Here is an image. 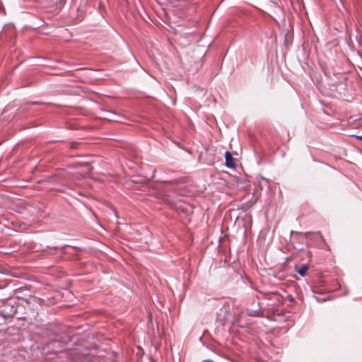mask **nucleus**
I'll return each mask as SVG.
<instances>
[{
  "label": "nucleus",
  "instance_id": "f257e3e1",
  "mask_svg": "<svg viewBox=\"0 0 362 362\" xmlns=\"http://www.w3.org/2000/svg\"><path fill=\"white\" fill-rule=\"evenodd\" d=\"M263 298L269 301L264 310L261 308L257 310L252 311L250 313L252 316L262 317L269 318L272 316H284V310L281 307L284 298L277 292H263L259 291Z\"/></svg>",
  "mask_w": 362,
  "mask_h": 362
},
{
  "label": "nucleus",
  "instance_id": "f03ea898",
  "mask_svg": "<svg viewBox=\"0 0 362 362\" xmlns=\"http://www.w3.org/2000/svg\"><path fill=\"white\" fill-rule=\"evenodd\" d=\"M225 158H226V165L230 168H235V160L233 158L231 153L229 151H226L225 153Z\"/></svg>",
  "mask_w": 362,
  "mask_h": 362
},
{
  "label": "nucleus",
  "instance_id": "7ed1b4c3",
  "mask_svg": "<svg viewBox=\"0 0 362 362\" xmlns=\"http://www.w3.org/2000/svg\"><path fill=\"white\" fill-rule=\"evenodd\" d=\"M309 269L308 264H303L300 267H296V271L301 276H305L307 274V271Z\"/></svg>",
  "mask_w": 362,
  "mask_h": 362
},
{
  "label": "nucleus",
  "instance_id": "20e7f679",
  "mask_svg": "<svg viewBox=\"0 0 362 362\" xmlns=\"http://www.w3.org/2000/svg\"><path fill=\"white\" fill-rule=\"evenodd\" d=\"M315 298L319 302H324L329 299V296L327 295L326 296L321 297L320 296H315Z\"/></svg>",
  "mask_w": 362,
  "mask_h": 362
},
{
  "label": "nucleus",
  "instance_id": "39448f33",
  "mask_svg": "<svg viewBox=\"0 0 362 362\" xmlns=\"http://www.w3.org/2000/svg\"><path fill=\"white\" fill-rule=\"evenodd\" d=\"M78 145L79 144L76 141H71L69 143V146L71 148H77Z\"/></svg>",
  "mask_w": 362,
  "mask_h": 362
},
{
  "label": "nucleus",
  "instance_id": "423d86ee",
  "mask_svg": "<svg viewBox=\"0 0 362 362\" xmlns=\"http://www.w3.org/2000/svg\"><path fill=\"white\" fill-rule=\"evenodd\" d=\"M257 199H258V197H256L254 199H252L249 204H248V206H252L255 203L257 202Z\"/></svg>",
  "mask_w": 362,
  "mask_h": 362
},
{
  "label": "nucleus",
  "instance_id": "0eeeda50",
  "mask_svg": "<svg viewBox=\"0 0 362 362\" xmlns=\"http://www.w3.org/2000/svg\"><path fill=\"white\" fill-rule=\"evenodd\" d=\"M81 166H86L88 168V170L90 171L91 170V168L90 166L89 163H84V164H80Z\"/></svg>",
  "mask_w": 362,
  "mask_h": 362
},
{
  "label": "nucleus",
  "instance_id": "6e6552de",
  "mask_svg": "<svg viewBox=\"0 0 362 362\" xmlns=\"http://www.w3.org/2000/svg\"><path fill=\"white\" fill-rule=\"evenodd\" d=\"M288 300H289L290 302H293L294 301V298L291 296H288Z\"/></svg>",
  "mask_w": 362,
  "mask_h": 362
},
{
  "label": "nucleus",
  "instance_id": "1a4fd4ad",
  "mask_svg": "<svg viewBox=\"0 0 362 362\" xmlns=\"http://www.w3.org/2000/svg\"><path fill=\"white\" fill-rule=\"evenodd\" d=\"M202 362H214V361L211 359H206V360H203Z\"/></svg>",
  "mask_w": 362,
  "mask_h": 362
},
{
  "label": "nucleus",
  "instance_id": "9d476101",
  "mask_svg": "<svg viewBox=\"0 0 362 362\" xmlns=\"http://www.w3.org/2000/svg\"><path fill=\"white\" fill-rule=\"evenodd\" d=\"M325 248H326L327 250H329V251L330 250V247H329V246L328 245H327L326 243H325Z\"/></svg>",
  "mask_w": 362,
  "mask_h": 362
},
{
  "label": "nucleus",
  "instance_id": "9b49d317",
  "mask_svg": "<svg viewBox=\"0 0 362 362\" xmlns=\"http://www.w3.org/2000/svg\"><path fill=\"white\" fill-rule=\"evenodd\" d=\"M356 138L360 140V141H362V136H357Z\"/></svg>",
  "mask_w": 362,
  "mask_h": 362
},
{
  "label": "nucleus",
  "instance_id": "f8f14e48",
  "mask_svg": "<svg viewBox=\"0 0 362 362\" xmlns=\"http://www.w3.org/2000/svg\"><path fill=\"white\" fill-rule=\"evenodd\" d=\"M159 200H160V202L161 200L164 202V201H165V198H163V197H161L160 196Z\"/></svg>",
  "mask_w": 362,
  "mask_h": 362
},
{
  "label": "nucleus",
  "instance_id": "ddd939ff",
  "mask_svg": "<svg viewBox=\"0 0 362 362\" xmlns=\"http://www.w3.org/2000/svg\"><path fill=\"white\" fill-rule=\"evenodd\" d=\"M162 11L164 13L165 15H166V12H165V10L164 8H162Z\"/></svg>",
  "mask_w": 362,
  "mask_h": 362
},
{
  "label": "nucleus",
  "instance_id": "4468645a",
  "mask_svg": "<svg viewBox=\"0 0 362 362\" xmlns=\"http://www.w3.org/2000/svg\"><path fill=\"white\" fill-rule=\"evenodd\" d=\"M292 233H295V234H296V235L300 234V233H298V232H292Z\"/></svg>",
  "mask_w": 362,
  "mask_h": 362
},
{
  "label": "nucleus",
  "instance_id": "2eb2a0df",
  "mask_svg": "<svg viewBox=\"0 0 362 362\" xmlns=\"http://www.w3.org/2000/svg\"><path fill=\"white\" fill-rule=\"evenodd\" d=\"M258 305L261 308V303H258Z\"/></svg>",
  "mask_w": 362,
  "mask_h": 362
},
{
  "label": "nucleus",
  "instance_id": "dca6fc26",
  "mask_svg": "<svg viewBox=\"0 0 362 362\" xmlns=\"http://www.w3.org/2000/svg\"><path fill=\"white\" fill-rule=\"evenodd\" d=\"M156 327L158 329V323H156Z\"/></svg>",
  "mask_w": 362,
  "mask_h": 362
},
{
  "label": "nucleus",
  "instance_id": "f3484780",
  "mask_svg": "<svg viewBox=\"0 0 362 362\" xmlns=\"http://www.w3.org/2000/svg\"><path fill=\"white\" fill-rule=\"evenodd\" d=\"M155 1H156V3H158V0H155Z\"/></svg>",
  "mask_w": 362,
  "mask_h": 362
}]
</instances>
